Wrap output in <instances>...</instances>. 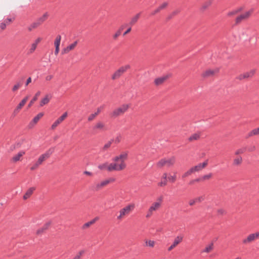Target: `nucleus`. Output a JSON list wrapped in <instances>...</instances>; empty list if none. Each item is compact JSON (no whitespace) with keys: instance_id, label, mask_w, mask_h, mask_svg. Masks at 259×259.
Masks as SVG:
<instances>
[{"instance_id":"obj_1","label":"nucleus","mask_w":259,"mask_h":259,"mask_svg":"<svg viewBox=\"0 0 259 259\" xmlns=\"http://www.w3.org/2000/svg\"><path fill=\"white\" fill-rule=\"evenodd\" d=\"M128 152H123L120 155L115 156L112 158V161L114 163H111L107 167V170L108 171H112L113 170L120 171L124 169L126 167V164L124 163V160L127 158Z\"/></svg>"},{"instance_id":"obj_2","label":"nucleus","mask_w":259,"mask_h":259,"mask_svg":"<svg viewBox=\"0 0 259 259\" xmlns=\"http://www.w3.org/2000/svg\"><path fill=\"white\" fill-rule=\"evenodd\" d=\"M130 108V105L123 104L118 108L115 109L110 114L112 117L116 118L123 115Z\"/></svg>"},{"instance_id":"obj_3","label":"nucleus","mask_w":259,"mask_h":259,"mask_svg":"<svg viewBox=\"0 0 259 259\" xmlns=\"http://www.w3.org/2000/svg\"><path fill=\"white\" fill-rule=\"evenodd\" d=\"M115 179L113 178H109L102 181L100 183L95 184L92 185L90 187V189L94 191H98L100 190L103 187L106 186L108 184L115 181Z\"/></svg>"},{"instance_id":"obj_4","label":"nucleus","mask_w":259,"mask_h":259,"mask_svg":"<svg viewBox=\"0 0 259 259\" xmlns=\"http://www.w3.org/2000/svg\"><path fill=\"white\" fill-rule=\"evenodd\" d=\"M175 161L176 158L174 156H172L167 159L162 158L157 163L156 165L158 168H161L165 165H166L168 167H170L175 164Z\"/></svg>"},{"instance_id":"obj_5","label":"nucleus","mask_w":259,"mask_h":259,"mask_svg":"<svg viewBox=\"0 0 259 259\" xmlns=\"http://www.w3.org/2000/svg\"><path fill=\"white\" fill-rule=\"evenodd\" d=\"M54 149H50L48 151H47L45 153L41 154L38 158L37 161L35 162L36 165H37L38 166L41 165L42 162L49 158L50 156L52 155L53 152H54Z\"/></svg>"},{"instance_id":"obj_6","label":"nucleus","mask_w":259,"mask_h":259,"mask_svg":"<svg viewBox=\"0 0 259 259\" xmlns=\"http://www.w3.org/2000/svg\"><path fill=\"white\" fill-rule=\"evenodd\" d=\"M105 124L101 121H99L95 125L92 127V133L93 134H97L101 132L106 131Z\"/></svg>"},{"instance_id":"obj_7","label":"nucleus","mask_w":259,"mask_h":259,"mask_svg":"<svg viewBox=\"0 0 259 259\" xmlns=\"http://www.w3.org/2000/svg\"><path fill=\"white\" fill-rule=\"evenodd\" d=\"M130 68V65H126L121 66L117 70H116L112 76V79H115L119 78L124 72Z\"/></svg>"},{"instance_id":"obj_8","label":"nucleus","mask_w":259,"mask_h":259,"mask_svg":"<svg viewBox=\"0 0 259 259\" xmlns=\"http://www.w3.org/2000/svg\"><path fill=\"white\" fill-rule=\"evenodd\" d=\"M255 73V69H252L249 72H246L243 74H240L236 77V79L242 80L248 78H251L254 75Z\"/></svg>"},{"instance_id":"obj_9","label":"nucleus","mask_w":259,"mask_h":259,"mask_svg":"<svg viewBox=\"0 0 259 259\" xmlns=\"http://www.w3.org/2000/svg\"><path fill=\"white\" fill-rule=\"evenodd\" d=\"M46 20V17H39L37 20L33 22L28 27V30L31 31L33 29L37 28Z\"/></svg>"},{"instance_id":"obj_10","label":"nucleus","mask_w":259,"mask_h":259,"mask_svg":"<svg viewBox=\"0 0 259 259\" xmlns=\"http://www.w3.org/2000/svg\"><path fill=\"white\" fill-rule=\"evenodd\" d=\"M258 237H259V232L250 234L247 236L246 238L243 240L242 242L244 244L249 243L253 241L255 238H257Z\"/></svg>"},{"instance_id":"obj_11","label":"nucleus","mask_w":259,"mask_h":259,"mask_svg":"<svg viewBox=\"0 0 259 259\" xmlns=\"http://www.w3.org/2000/svg\"><path fill=\"white\" fill-rule=\"evenodd\" d=\"M67 113H64L59 118H58L52 125L51 129H55L64 119L67 117Z\"/></svg>"},{"instance_id":"obj_12","label":"nucleus","mask_w":259,"mask_h":259,"mask_svg":"<svg viewBox=\"0 0 259 259\" xmlns=\"http://www.w3.org/2000/svg\"><path fill=\"white\" fill-rule=\"evenodd\" d=\"M183 237L182 236H178L175 239L173 243L168 247V250L170 251L174 247H175L178 244H179L183 240Z\"/></svg>"},{"instance_id":"obj_13","label":"nucleus","mask_w":259,"mask_h":259,"mask_svg":"<svg viewBox=\"0 0 259 259\" xmlns=\"http://www.w3.org/2000/svg\"><path fill=\"white\" fill-rule=\"evenodd\" d=\"M167 2H164L161 5H160L157 8H156L155 10H154L151 14L152 15H154L159 13L161 11L164 10L166 7L168 6Z\"/></svg>"},{"instance_id":"obj_14","label":"nucleus","mask_w":259,"mask_h":259,"mask_svg":"<svg viewBox=\"0 0 259 259\" xmlns=\"http://www.w3.org/2000/svg\"><path fill=\"white\" fill-rule=\"evenodd\" d=\"M169 75H166L156 78L154 80L155 84L156 85L161 84L169 77Z\"/></svg>"},{"instance_id":"obj_15","label":"nucleus","mask_w":259,"mask_h":259,"mask_svg":"<svg viewBox=\"0 0 259 259\" xmlns=\"http://www.w3.org/2000/svg\"><path fill=\"white\" fill-rule=\"evenodd\" d=\"M208 164V160H206L203 163H200L197 165H195V166L192 167V169L194 170V172L195 171H198L200 170L203 168L205 166H206Z\"/></svg>"},{"instance_id":"obj_16","label":"nucleus","mask_w":259,"mask_h":259,"mask_svg":"<svg viewBox=\"0 0 259 259\" xmlns=\"http://www.w3.org/2000/svg\"><path fill=\"white\" fill-rule=\"evenodd\" d=\"M14 20V17H8L4 22L0 23V28L1 29L4 30L6 28L7 25L9 24L11 22Z\"/></svg>"},{"instance_id":"obj_17","label":"nucleus","mask_w":259,"mask_h":259,"mask_svg":"<svg viewBox=\"0 0 259 259\" xmlns=\"http://www.w3.org/2000/svg\"><path fill=\"white\" fill-rule=\"evenodd\" d=\"M28 99V97H25L18 105L16 108L14 110V113H17L22 108V107L25 105L26 102Z\"/></svg>"},{"instance_id":"obj_18","label":"nucleus","mask_w":259,"mask_h":259,"mask_svg":"<svg viewBox=\"0 0 259 259\" xmlns=\"http://www.w3.org/2000/svg\"><path fill=\"white\" fill-rule=\"evenodd\" d=\"M134 206L133 205H128L126 206L123 208L121 209L119 212L123 215H125V214L129 213L132 208H134Z\"/></svg>"},{"instance_id":"obj_19","label":"nucleus","mask_w":259,"mask_h":259,"mask_svg":"<svg viewBox=\"0 0 259 259\" xmlns=\"http://www.w3.org/2000/svg\"><path fill=\"white\" fill-rule=\"evenodd\" d=\"M51 223V222H49L46 223L42 226V227H41V228H40L38 230H37V232H36L37 234L39 235L41 233H42L45 230L48 229V228L49 227V226H50Z\"/></svg>"},{"instance_id":"obj_20","label":"nucleus","mask_w":259,"mask_h":259,"mask_svg":"<svg viewBox=\"0 0 259 259\" xmlns=\"http://www.w3.org/2000/svg\"><path fill=\"white\" fill-rule=\"evenodd\" d=\"M35 189L34 187H31L29 188L26 192L25 193V194L23 196V199H27L32 194L34 190Z\"/></svg>"},{"instance_id":"obj_21","label":"nucleus","mask_w":259,"mask_h":259,"mask_svg":"<svg viewBox=\"0 0 259 259\" xmlns=\"http://www.w3.org/2000/svg\"><path fill=\"white\" fill-rule=\"evenodd\" d=\"M218 70H217L215 71L213 70L209 69V70H206L205 72H204L202 75L203 77L210 76H212L213 74H214V73L215 72H218Z\"/></svg>"},{"instance_id":"obj_22","label":"nucleus","mask_w":259,"mask_h":259,"mask_svg":"<svg viewBox=\"0 0 259 259\" xmlns=\"http://www.w3.org/2000/svg\"><path fill=\"white\" fill-rule=\"evenodd\" d=\"M50 99L51 97L49 95H46V96L40 101L39 104L40 106L42 107L44 105L47 104L49 102Z\"/></svg>"},{"instance_id":"obj_23","label":"nucleus","mask_w":259,"mask_h":259,"mask_svg":"<svg viewBox=\"0 0 259 259\" xmlns=\"http://www.w3.org/2000/svg\"><path fill=\"white\" fill-rule=\"evenodd\" d=\"M25 154V152L23 151H21L18 152L16 155L14 156L12 158V160L14 162H17L19 161L20 159V157L22 156Z\"/></svg>"},{"instance_id":"obj_24","label":"nucleus","mask_w":259,"mask_h":259,"mask_svg":"<svg viewBox=\"0 0 259 259\" xmlns=\"http://www.w3.org/2000/svg\"><path fill=\"white\" fill-rule=\"evenodd\" d=\"M243 9V7H240L236 9L233 10L230 12H229L228 14V16L235 15H237L239 12L242 11Z\"/></svg>"},{"instance_id":"obj_25","label":"nucleus","mask_w":259,"mask_h":259,"mask_svg":"<svg viewBox=\"0 0 259 259\" xmlns=\"http://www.w3.org/2000/svg\"><path fill=\"white\" fill-rule=\"evenodd\" d=\"M160 202H154L149 207L150 211H153L157 210L160 207Z\"/></svg>"},{"instance_id":"obj_26","label":"nucleus","mask_w":259,"mask_h":259,"mask_svg":"<svg viewBox=\"0 0 259 259\" xmlns=\"http://www.w3.org/2000/svg\"><path fill=\"white\" fill-rule=\"evenodd\" d=\"M24 80V78L23 77L21 80H20L19 82H17L13 87L12 88V91L15 92L17 91L22 84L23 81Z\"/></svg>"},{"instance_id":"obj_27","label":"nucleus","mask_w":259,"mask_h":259,"mask_svg":"<svg viewBox=\"0 0 259 259\" xmlns=\"http://www.w3.org/2000/svg\"><path fill=\"white\" fill-rule=\"evenodd\" d=\"M212 3V0H209L206 1L201 7L200 8V10L201 11H205L209 6L211 5Z\"/></svg>"},{"instance_id":"obj_28","label":"nucleus","mask_w":259,"mask_h":259,"mask_svg":"<svg viewBox=\"0 0 259 259\" xmlns=\"http://www.w3.org/2000/svg\"><path fill=\"white\" fill-rule=\"evenodd\" d=\"M40 94V91H38L35 95V96L32 99V100L30 101L29 104H28V107H31L33 104L34 103V102L37 100V97L38 96H39Z\"/></svg>"},{"instance_id":"obj_29","label":"nucleus","mask_w":259,"mask_h":259,"mask_svg":"<svg viewBox=\"0 0 259 259\" xmlns=\"http://www.w3.org/2000/svg\"><path fill=\"white\" fill-rule=\"evenodd\" d=\"M257 135H259V127L253 129L250 132H249L248 134V137Z\"/></svg>"},{"instance_id":"obj_30","label":"nucleus","mask_w":259,"mask_h":259,"mask_svg":"<svg viewBox=\"0 0 259 259\" xmlns=\"http://www.w3.org/2000/svg\"><path fill=\"white\" fill-rule=\"evenodd\" d=\"M200 138V135L198 134H194L189 138V141H192L193 140H197Z\"/></svg>"},{"instance_id":"obj_31","label":"nucleus","mask_w":259,"mask_h":259,"mask_svg":"<svg viewBox=\"0 0 259 259\" xmlns=\"http://www.w3.org/2000/svg\"><path fill=\"white\" fill-rule=\"evenodd\" d=\"M43 116L42 113H38L36 116H35L32 119V122L34 123H36L38 122L39 119Z\"/></svg>"},{"instance_id":"obj_32","label":"nucleus","mask_w":259,"mask_h":259,"mask_svg":"<svg viewBox=\"0 0 259 259\" xmlns=\"http://www.w3.org/2000/svg\"><path fill=\"white\" fill-rule=\"evenodd\" d=\"M194 172V170H193L192 168L191 167L190 169H189L188 171H187L186 172H185L182 176V178H185L190 175H191L192 173Z\"/></svg>"},{"instance_id":"obj_33","label":"nucleus","mask_w":259,"mask_h":259,"mask_svg":"<svg viewBox=\"0 0 259 259\" xmlns=\"http://www.w3.org/2000/svg\"><path fill=\"white\" fill-rule=\"evenodd\" d=\"M61 39V35H57V37H56V38L55 39V41L54 42V44H55V47H59L60 44Z\"/></svg>"},{"instance_id":"obj_34","label":"nucleus","mask_w":259,"mask_h":259,"mask_svg":"<svg viewBox=\"0 0 259 259\" xmlns=\"http://www.w3.org/2000/svg\"><path fill=\"white\" fill-rule=\"evenodd\" d=\"M242 157L240 156V157H238L235 158L234 160L233 163L234 165H237L240 164L242 162Z\"/></svg>"},{"instance_id":"obj_35","label":"nucleus","mask_w":259,"mask_h":259,"mask_svg":"<svg viewBox=\"0 0 259 259\" xmlns=\"http://www.w3.org/2000/svg\"><path fill=\"white\" fill-rule=\"evenodd\" d=\"M213 243H211L209 245L206 246L202 252H209L212 249Z\"/></svg>"},{"instance_id":"obj_36","label":"nucleus","mask_w":259,"mask_h":259,"mask_svg":"<svg viewBox=\"0 0 259 259\" xmlns=\"http://www.w3.org/2000/svg\"><path fill=\"white\" fill-rule=\"evenodd\" d=\"M246 150V147H243V148L239 149L235 152V154L239 155L240 154H242V153H244Z\"/></svg>"},{"instance_id":"obj_37","label":"nucleus","mask_w":259,"mask_h":259,"mask_svg":"<svg viewBox=\"0 0 259 259\" xmlns=\"http://www.w3.org/2000/svg\"><path fill=\"white\" fill-rule=\"evenodd\" d=\"M113 141H114V140L113 139H111L107 143L105 144L104 147H103V149L105 150L107 149H108V148H109Z\"/></svg>"},{"instance_id":"obj_38","label":"nucleus","mask_w":259,"mask_h":259,"mask_svg":"<svg viewBox=\"0 0 259 259\" xmlns=\"http://www.w3.org/2000/svg\"><path fill=\"white\" fill-rule=\"evenodd\" d=\"M95 221H96V219H93V220H91V221H89V222L85 223L83 226V228H85L89 227L90 225L94 224L95 222Z\"/></svg>"},{"instance_id":"obj_39","label":"nucleus","mask_w":259,"mask_h":259,"mask_svg":"<svg viewBox=\"0 0 259 259\" xmlns=\"http://www.w3.org/2000/svg\"><path fill=\"white\" fill-rule=\"evenodd\" d=\"M138 17H133L130 23H128L129 26L131 27L132 25L136 23L138 21Z\"/></svg>"},{"instance_id":"obj_40","label":"nucleus","mask_w":259,"mask_h":259,"mask_svg":"<svg viewBox=\"0 0 259 259\" xmlns=\"http://www.w3.org/2000/svg\"><path fill=\"white\" fill-rule=\"evenodd\" d=\"M84 252V251L83 250H82L80 251L77 254H76L73 259H80L81 257V256L82 254H83Z\"/></svg>"},{"instance_id":"obj_41","label":"nucleus","mask_w":259,"mask_h":259,"mask_svg":"<svg viewBox=\"0 0 259 259\" xmlns=\"http://www.w3.org/2000/svg\"><path fill=\"white\" fill-rule=\"evenodd\" d=\"M212 176V174L211 173H209L207 175H205L204 176H203L202 178H200L201 179V181H203V180H208L209 179H210Z\"/></svg>"},{"instance_id":"obj_42","label":"nucleus","mask_w":259,"mask_h":259,"mask_svg":"<svg viewBox=\"0 0 259 259\" xmlns=\"http://www.w3.org/2000/svg\"><path fill=\"white\" fill-rule=\"evenodd\" d=\"M109 166V165H108V163H103L102 164H100L98 166V168L100 169H104L105 168H106L107 169V167Z\"/></svg>"},{"instance_id":"obj_43","label":"nucleus","mask_w":259,"mask_h":259,"mask_svg":"<svg viewBox=\"0 0 259 259\" xmlns=\"http://www.w3.org/2000/svg\"><path fill=\"white\" fill-rule=\"evenodd\" d=\"M168 180L169 181L171 182V183H174L176 180V174L174 175L173 176H170L168 177Z\"/></svg>"},{"instance_id":"obj_44","label":"nucleus","mask_w":259,"mask_h":259,"mask_svg":"<svg viewBox=\"0 0 259 259\" xmlns=\"http://www.w3.org/2000/svg\"><path fill=\"white\" fill-rule=\"evenodd\" d=\"M36 47H37V45H36L35 44L33 43L31 45V48L29 50V53L30 54L32 53L36 49Z\"/></svg>"},{"instance_id":"obj_45","label":"nucleus","mask_w":259,"mask_h":259,"mask_svg":"<svg viewBox=\"0 0 259 259\" xmlns=\"http://www.w3.org/2000/svg\"><path fill=\"white\" fill-rule=\"evenodd\" d=\"M77 41H75L73 43L70 44V45L68 46V49L71 50H73L75 47V46L77 45Z\"/></svg>"},{"instance_id":"obj_46","label":"nucleus","mask_w":259,"mask_h":259,"mask_svg":"<svg viewBox=\"0 0 259 259\" xmlns=\"http://www.w3.org/2000/svg\"><path fill=\"white\" fill-rule=\"evenodd\" d=\"M252 12H253L252 10H250L247 11L245 13V14H244V15H240L239 16H249L250 15H251L252 14Z\"/></svg>"},{"instance_id":"obj_47","label":"nucleus","mask_w":259,"mask_h":259,"mask_svg":"<svg viewBox=\"0 0 259 259\" xmlns=\"http://www.w3.org/2000/svg\"><path fill=\"white\" fill-rule=\"evenodd\" d=\"M121 32L120 30H118L113 35V39H116L120 34Z\"/></svg>"},{"instance_id":"obj_48","label":"nucleus","mask_w":259,"mask_h":259,"mask_svg":"<svg viewBox=\"0 0 259 259\" xmlns=\"http://www.w3.org/2000/svg\"><path fill=\"white\" fill-rule=\"evenodd\" d=\"M96 116H97V115L95 113L91 114L88 117V121H92L95 118V117Z\"/></svg>"},{"instance_id":"obj_49","label":"nucleus","mask_w":259,"mask_h":259,"mask_svg":"<svg viewBox=\"0 0 259 259\" xmlns=\"http://www.w3.org/2000/svg\"><path fill=\"white\" fill-rule=\"evenodd\" d=\"M167 184V181H165V180H163L162 179V180L159 182L158 183V186H160V187H163V186H165V185H166Z\"/></svg>"},{"instance_id":"obj_50","label":"nucleus","mask_w":259,"mask_h":259,"mask_svg":"<svg viewBox=\"0 0 259 259\" xmlns=\"http://www.w3.org/2000/svg\"><path fill=\"white\" fill-rule=\"evenodd\" d=\"M219 214L223 215L226 213V211L224 209H219L217 211Z\"/></svg>"},{"instance_id":"obj_51","label":"nucleus","mask_w":259,"mask_h":259,"mask_svg":"<svg viewBox=\"0 0 259 259\" xmlns=\"http://www.w3.org/2000/svg\"><path fill=\"white\" fill-rule=\"evenodd\" d=\"M180 13V10L178 9H176V10H174L172 12L171 14H172V16H175V15H179Z\"/></svg>"},{"instance_id":"obj_52","label":"nucleus","mask_w":259,"mask_h":259,"mask_svg":"<svg viewBox=\"0 0 259 259\" xmlns=\"http://www.w3.org/2000/svg\"><path fill=\"white\" fill-rule=\"evenodd\" d=\"M201 181V179L200 178H197L196 179H194V180H193L192 181H191L189 183V184L190 185H192L193 184V183H194L195 182H199Z\"/></svg>"},{"instance_id":"obj_53","label":"nucleus","mask_w":259,"mask_h":259,"mask_svg":"<svg viewBox=\"0 0 259 259\" xmlns=\"http://www.w3.org/2000/svg\"><path fill=\"white\" fill-rule=\"evenodd\" d=\"M128 25V24L127 23H124L123 24H122L121 27H120V28L118 29L119 30H120L121 32H122V31L126 27H127Z\"/></svg>"},{"instance_id":"obj_54","label":"nucleus","mask_w":259,"mask_h":259,"mask_svg":"<svg viewBox=\"0 0 259 259\" xmlns=\"http://www.w3.org/2000/svg\"><path fill=\"white\" fill-rule=\"evenodd\" d=\"M194 199H195L196 202H200L204 200V198L203 196H200L197 198H196Z\"/></svg>"},{"instance_id":"obj_55","label":"nucleus","mask_w":259,"mask_h":259,"mask_svg":"<svg viewBox=\"0 0 259 259\" xmlns=\"http://www.w3.org/2000/svg\"><path fill=\"white\" fill-rule=\"evenodd\" d=\"M245 17H236V24H238L241 22V21L243 20V19L245 18Z\"/></svg>"},{"instance_id":"obj_56","label":"nucleus","mask_w":259,"mask_h":259,"mask_svg":"<svg viewBox=\"0 0 259 259\" xmlns=\"http://www.w3.org/2000/svg\"><path fill=\"white\" fill-rule=\"evenodd\" d=\"M70 51V50L68 49V47L67 46L66 48H64V49L62 51V54H65V53H68V52H69Z\"/></svg>"},{"instance_id":"obj_57","label":"nucleus","mask_w":259,"mask_h":259,"mask_svg":"<svg viewBox=\"0 0 259 259\" xmlns=\"http://www.w3.org/2000/svg\"><path fill=\"white\" fill-rule=\"evenodd\" d=\"M131 30V27L130 26H128L127 30L123 33V35H126L129 32H130Z\"/></svg>"},{"instance_id":"obj_58","label":"nucleus","mask_w":259,"mask_h":259,"mask_svg":"<svg viewBox=\"0 0 259 259\" xmlns=\"http://www.w3.org/2000/svg\"><path fill=\"white\" fill-rule=\"evenodd\" d=\"M38 167V166L37 165H36V164L35 163L31 167H30V169L31 170H34L35 169H36L37 167Z\"/></svg>"},{"instance_id":"obj_59","label":"nucleus","mask_w":259,"mask_h":259,"mask_svg":"<svg viewBox=\"0 0 259 259\" xmlns=\"http://www.w3.org/2000/svg\"><path fill=\"white\" fill-rule=\"evenodd\" d=\"M41 38L40 37L37 38L33 42L34 44H35L36 45H37V44L41 41Z\"/></svg>"},{"instance_id":"obj_60","label":"nucleus","mask_w":259,"mask_h":259,"mask_svg":"<svg viewBox=\"0 0 259 259\" xmlns=\"http://www.w3.org/2000/svg\"><path fill=\"white\" fill-rule=\"evenodd\" d=\"M31 81V78L30 77H29L26 82L25 85L27 86L29 83H30Z\"/></svg>"},{"instance_id":"obj_61","label":"nucleus","mask_w":259,"mask_h":259,"mask_svg":"<svg viewBox=\"0 0 259 259\" xmlns=\"http://www.w3.org/2000/svg\"><path fill=\"white\" fill-rule=\"evenodd\" d=\"M153 211H150V209H149L147 214H146V218L150 217L152 214Z\"/></svg>"},{"instance_id":"obj_62","label":"nucleus","mask_w":259,"mask_h":259,"mask_svg":"<svg viewBox=\"0 0 259 259\" xmlns=\"http://www.w3.org/2000/svg\"><path fill=\"white\" fill-rule=\"evenodd\" d=\"M195 203H196L195 199L191 200L189 201V205L192 206Z\"/></svg>"},{"instance_id":"obj_63","label":"nucleus","mask_w":259,"mask_h":259,"mask_svg":"<svg viewBox=\"0 0 259 259\" xmlns=\"http://www.w3.org/2000/svg\"><path fill=\"white\" fill-rule=\"evenodd\" d=\"M59 52V47H55V54L57 55Z\"/></svg>"},{"instance_id":"obj_64","label":"nucleus","mask_w":259,"mask_h":259,"mask_svg":"<svg viewBox=\"0 0 259 259\" xmlns=\"http://www.w3.org/2000/svg\"><path fill=\"white\" fill-rule=\"evenodd\" d=\"M162 179L165 181H167V174L166 173H164L162 176Z\"/></svg>"}]
</instances>
